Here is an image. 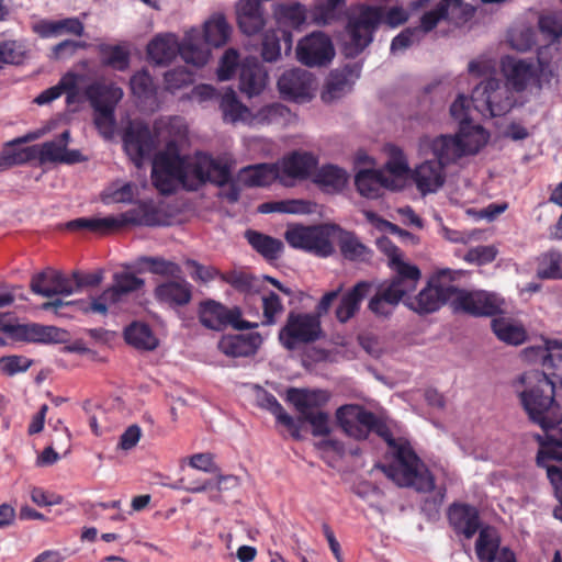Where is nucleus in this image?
<instances>
[{
	"mask_svg": "<svg viewBox=\"0 0 562 562\" xmlns=\"http://www.w3.org/2000/svg\"><path fill=\"white\" fill-rule=\"evenodd\" d=\"M336 420L349 437L361 440L372 431L387 443L397 464H378L376 468L381 469L398 486L414 487L418 492H430L435 488L432 475L428 470L419 469L420 459L409 443L398 442L387 425L372 412L360 405H342L336 412Z\"/></svg>",
	"mask_w": 562,
	"mask_h": 562,
	"instance_id": "nucleus-1",
	"label": "nucleus"
},
{
	"mask_svg": "<svg viewBox=\"0 0 562 562\" xmlns=\"http://www.w3.org/2000/svg\"><path fill=\"white\" fill-rule=\"evenodd\" d=\"M227 180V170L215 161V157L196 153L187 158L179 153L175 140L168 142L165 150L153 159L151 181L161 194H171L181 184L196 191L205 183L222 184Z\"/></svg>",
	"mask_w": 562,
	"mask_h": 562,
	"instance_id": "nucleus-2",
	"label": "nucleus"
},
{
	"mask_svg": "<svg viewBox=\"0 0 562 562\" xmlns=\"http://www.w3.org/2000/svg\"><path fill=\"white\" fill-rule=\"evenodd\" d=\"M328 398V393L325 391L290 387L286 391V401L295 407L296 419L290 416L277 397L268 392L262 395L261 405L288 428L292 438L301 440L303 424L311 425L314 437H325L330 434L329 414L319 408Z\"/></svg>",
	"mask_w": 562,
	"mask_h": 562,
	"instance_id": "nucleus-3",
	"label": "nucleus"
},
{
	"mask_svg": "<svg viewBox=\"0 0 562 562\" xmlns=\"http://www.w3.org/2000/svg\"><path fill=\"white\" fill-rule=\"evenodd\" d=\"M407 20L408 13L402 7H393L386 11L383 5L357 4L347 15L341 35L344 55L347 58L359 56L373 42L374 33L382 23L396 27Z\"/></svg>",
	"mask_w": 562,
	"mask_h": 562,
	"instance_id": "nucleus-4",
	"label": "nucleus"
},
{
	"mask_svg": "<svg viewBox=\"0 0 562 562\" xmlns=\"http://www.w3.org/2000/svg\"><path fill=\"white\" fill-rule=\"evenodd\" d=\"M514 386L531 423L544 431L554 429L562 423L561 407L555 401V384L547 373L539 370L524 372Z\"/></svg>",
	"mask_w": 562,
	"mask_h": 562,
	"instance_id": "nucleus-5",
	"label": "nucleus"
},
{
	"mask_svg": "<svg viewBox=\"0 0 562 562\" xmlns=\"http://www.w3.org/2000/svg\"><path fill=\"white\" fill-rule=\"evenodd\" d=\"M376 246L389 257V266L394 274L375 285V293L369 300L368 310L372 314L387 315L407 291L417 288L422 272L416 265L401 259L398 247L389 237L378 238Z\"/></svg>",
	"mask_w": 562,
	"mask_h": 562,
	"instance_id": "nucleus-6",
	"label": "nucleus"
},
{
	"mask_svg": "<svg viewBox=\"0 0 562 562\" xmlns=\"http://www.w3.org/2000/svg\"><path fill=\"white\" fill-rule=\"evenodd\" d=\"M453 271L450 269H442L430 277L427 284L419 291L417 295H412L416 290L407 291L400 301L390 310V314H373L381 319H389L393 316L397 306L403 303L408 310L418 315H428L437 312L446 303L451 304L456 286L447 282L452 281Z\"/></svg>",
	"mask_w": 562,
	"mask_h": 562,
	"instance_id": "nucleus-7",
	"label": "nucleus"
},
{
	"mask_svg": "<svg viewBox=\"0 0 562 562\" xmlns=\"http://www.w3.org/2000/svg\"><path fill=\"white\" fill-rule=\"evenodd\" d=\"M486 140L484 128L475 127L474 132L467 135H462L459 131L456 136L440 135L434 139L425 138L423 144L429 146L435 159L446 167L465 155L476 154Z\"/></svg>",
	"mask_w": 562,
	"mask_h": 562,
	"instance_id": "nucleus-8",
	"label": "nucleus"
},
{
	"mask_svg": "<svg viewBox=\"0 0 562 562\" xmlns=\"http://www.w3.org/2000/svg\"><path fill=\"white\" fill-rule=\"evenodd\" d=\"M336 229H339L336 224L311 226L294 224L288 226L284 232V239L294 249L326 258L335 251L330 237L336 233Z\"/></svg>",
	"mask_w": 562,
	"mask_h": 562,
	"instance_id": "nucleus-9",
	"label": "nucleus"
},
{
	"mask_svg": "<svg viewBox=\"0 0 562 562\" xmlns=\"http://www.w3.org/2000/svg\"><path fill=\"white\" fill-rule=\"evenodd\" d=\"M323 336L321 319L310 313L290 312L285 325L279 331L281 345L290 351L300 345L315 342Z\"/></svg>",
	"mask_w": 562,
	"mask_h": 562,
	"instance_id": "nucleus-10",
	"label": "nucleus"
},
{
	"mask_svg": "<svg viewBox=\"0 0 562 562\" xmlns=\"http://www.w3.org/2000/svg\"><path fill=\"white\" fill-rule=\"evenodd\" d=\"M243 312L240 307H227L224 304L207 299L199 304L198 317L202 326L207 329L221 331L231 326L235 330L254 329L258 327V323L248 322L241 318Z\"/></svg>",
	"mask_w": 562,
	"mask_h": 562,
	"instance_id": "nucleus-11",
	"label": "nucleus"
},
{
	"mask_svg": "<svg viewBox=\"0 0 562 562\" xmlns=\"http://www.w3.org/2000/svg\"><path fill=\"white\" fill-rule=\"evenodd\" d=\"M296 59L307 67H326L335 57L330 37L316 31L301 38L296 46Z\"/></svg>",
	"mask_w": 562,
	"mask_h": 562,
	"instance_id": "nucleus-12",
	"label": "nucleus"
},
{
	"mask_svg": "<svg viewBox=\"0 0 562 562\" xmlns=\"http://www.w3.org/2000/svg\"><path fill=\"white\" fill-rule=\"evenodd\" d=\"M471 100L475 108L480 109L482 102L491 116H502L513 106L514 100L507 87L502 86L496 78H488L477 85L472 93Z\"/></svg>",
	"mask_w": 562,
	"mask_h": 562,
	"instance_id": "nucleus-13",
	"label": "nucleus"
},
{
	"mask_svg": "<svg viewBox=\"0 0 562 562\" xmlns=\"http://www.w3.org/2000/svg\"><path fill=\"white\" fill-rule=\"evenodd\" d=\"M454 312H462L471 316H494L501 312L497 297L486 291H467L458 289L451 300Z\"/></svg>",
	"mask_w": 562,
	"mask_h": 562,
	"instance_id": "nucleus-14",
	"label": "nucleus"
},
{
	"mask_svg": "<svg viewBox=\"0 0 562 562\" xmlns=\"http://www.w3.org/2000/svg\"><path fill=\"white\" fill-rule=\"evenodd\" d=\"M123 144L126 154L137 167H140L143 160L149 158L156 148L150 128L143 124L128 126L123 136Z\"/></svg>",
	"mask_w": 562,
	"mask_h": 562,
	"instance_id": "nucleus-15",
	"label": "nucleus"
},
{
	"mask_svg": "<svg viewBox=\"0 0 562 562\" xmlns=\"http://www.w3.org/2000/svg\"><path fill=\"white\" fill-rule=\"evenodd\" d=\"M30 289L33 293L44 297L75 293L72 274L67 277L63 272L49 267L32 277Z\"/></svg>",
	"mask_w": 562,
	"mask_h": 562,
	"instance_id": "nucleus-16",
	"label": "nucleus"
},
{
	"mask_svg": "<svg viewBox=\"0 0 562 562\" xmlns=\"http://www.w3.org/2000/svg\"><path fill=\"white\" fill-rule=\"evenodd\" d=\"M314 85V76L301 68L284 71L278 79L280 94L292 101H305L311 99V91Z\"/></svg>",
	"mask_w": 562,
	"mask_h": 562,
	"instance_id": "nucleus-17",
	"label": "nucleus"
},
{
	"mask_svg": "<svg viewBox=\"0 0 562 562\" xmlns=\"http://www.w3.org/2000/svg\"><path fill=\"white\" fill-rule=\"evenodd\" d=\"M360 76L358 64L346 65L342 69L333 70L324 86L321 98L325 103L339 100L351 91L355 80Z\"/></svg>",
	"mask_w": 562,
	"mask_h": 562,
	"instance_id": "nucleus-18",
	"label": "nucleus"
},
{
	"mask_svg": "<svg viewBox=\"0 0 562 562\" xmlns=\"http://www.w3.org/2000/svg\"><path fill=\"white\" fill-rule=\"evenodd\" d=\"M236 19L243 34L251 36L260 33L267 24L261 0H239L236 4Z\"/></svg>",
	"mask_w": 562,
	"mask_h": 562,
	"instance_id": "nucleus-19",
	"label": "nucleus"
},
{
	"mask_svg": "<svg viewBox=\"0 0 562 562\" xmlns=\"http://www.w3.org/2000/svg\"><path fill=\"white\" fill-rule=\"evenodd\" d=\"M192 289V284L186 280L183 274H180V277L158 284L154 290V295L160 303L171 307H181L191 302Z\"/></svg>",
	"mask_w": 562,
	"mask_h": 562,
	"instance_id": "nucleus-20",
	"label": "nucleus"
},
{
	"mask_svg": "<svg viewBox=\"0 0 562 562\" xmlns=\"http://www.w3.org/2000/svg\"><path fill=\"white\" fill-rule=\"evenodd\" d=\"M262 344L259 333L224 335L217 342L218 350L227 357H251Z\"/></svg>",
	"mask_w": 562,
	"mask_h": 562,
	"instance_id": "nucleus-21",
	"label": "nucleus"
},
{
	"mask_svg": "<svg viewBox=\"0 0 562 562\" xmlns=\"http://www.w3.org/2000/svg\"><path fill=\"white\" fill-rule=\"evenodd\" d=\"M448 520L453 530L467 539H471L481 529L479 510L470 504H451L448 509Z\"/></svg>",
	"mask_w": 562,
	"mask_h": 562,
	"instance_id": "nucleus-22",
	"label": "nucleus"
},
{
	"mask_svg": "<svg viewBox=\"0 0 562 562\" xmlns=\"http://www.w3.org/2000/svg\"><path fill=\"white\" fill-rule=\"evenodd\" d=\"M318 158L313 153L304 150H294L285 156L280 169V180L283 182V177L290 179L305 180L310 178L312 171L316 169Z\"/></svg>",
	"mask_w": 562,
	"mask_h": 562,
	"instance_id": "nucleus-23",
	"label": "nucleus"
},
{
	"mask_svg": "<svg viewBox=\"0 0 562 562\" xmlns=\"http://www.w3.org/2000/svg\"><path fill=\"white\" fill-rule=\"evenodd\" d=\"M373 288L374 283L371 281H359L345 292L335 311L337 319L342 324L351 319L359 312L361 302L371 293Z\"/></svg>",
	"mask_w": 562,
	"mask_h": 562,
	"instance_id": "nucleus-24",
	"label": "nucleus"
},
{
	"mask_svg": "<svg viewBox=\"0 0 562 562\" xmlns=\"http://www.w3.org/2000/svg\"><path fill=\"white\" fill-rule=\"evenodd\" d=\"M268 74L255 58H247L239 66V89L246 95L254 97L262 92Z\"/></svg>",
	"mask_w": 562,
	"mask_h": 562,
	"instance_id": "nucleus-25",
	"label": "nucleus"
},
{
	"mask_svg": "<svg viewBox=\"0 0 562 562\" xmlns=\"http://www.w3.org/2000/svg\"><path fill=\"white\" fill-rule=\"evenodd\" d=\"M445 166L435 158L420 164L414 171V181L423 193L436 192L445 183Z\"/></svg>",
	"mask_w": 562,
	"mask_h": 562,
	"instance_id": "nucleus-26",
	"label": "nucleus"
},
{
	"mask_svg": "<svg viewBox=\"0 0 562 562\" xmlns=\"http://www.w3.org/2000/svg\"><path fill=\"white\" fill-rule=\"evenodd\" d=\"M355 184L358 192L368 199H378L381 195L382 188L397 189L394 180H391L382 171L374 169L360 170L355 177Z\"/></svg>",
	"mask_w": 562,
	"mask_h": 562,
	"instance_id": "nucleus-27",
	"label": "nucleus"
},
{
	"mask_svg": "<svg viewBox=\"0 0 562 562\" xmlns=\"http://www.w3.org/2000/svg\"><path fill=\"white\" fill-rule=\"evenodd\" d=\"M502 70L507 83L518 92L525 90L535 76L532 63L512 56H506L502 59Z\"/></svg>",
	"mask_w": 562,
	"mask_h": 562,
	"instance_id": "nucleus-28",
	"label": "nucleus"
},
{
	"mask_svg": "<svg viewBox=\"0 0 562 562\" xmlns=\"http://www.w3.org/2000/svg\"><path fill=\"white\" fill-rule=\"evenodd\" d=\"M180 45L173 34L157 35L147 45V55L156 65L167 66L180 55Z\"/></svg>",
	"mask_w": 562,
	"mask_h": 562,
	"instance_id": "nucleus-29",
	"label": "nucleus"
},
{
	"mask_svg": "<svg viewBox=\"0 0 562 562\" xmlns=\"http://www.w3.org/2000/svg\"><path fill=\"white\" fill-rule=\"evenodd\" d=\"M237 175L244 187H266L280 177V169L276 164H258L241 168Z\"/></svg>",
	"mask_w": 562,
	"mask_h": 562,
	"instance_id": "nucleus-30",
	"label": "nucleus"
},
{
	"mask_svg": "<svg viewBox=\"0 0 562 562\" xmlns=\"http://www.w3.org/2000/svg\"><path fill=\"white\" fill-rule=\"evenodd\" d=\"M315 170L312 181L325 193H339L348 182L346 170L336 165L327 164Z\"/></svg>",
	"mask_w": 562,
	"mask_h": 562,
	"instance_id": "nucleus-31",
	"label": "nucleus"
},
{
	"mask_svg": "<svg viewBox=\"0 0 562 562\" xmlns=\"http://www.w3.org/2000/svg\"><path fill=\"white\" fill-rule=\"evenodd\" d=\"M86 97L93 109L108 106L115 110L116 104L123 98V90L114 85L93 82L87 87Z\"/></svg>",
	"mask_w": 562,
	"mask_h": 562,
	"instance_id": "nucleus-32",
	"label": "nucleus"
},
{
	"mask_svg": "<svg viewBox=\"0 0 562 562\" xmlns=\"http://www.w3.org/2000/svg\"><path fill=\"white\" fill-rule=\"evenodd\" d=\"M338 245L341 255L351 261H368L372 251L362 244L355 233L345 231L339 227Z\"/></svg>",
	"mask_w": 562,
	"mask_h": 562,
	"instance_id": "nucleus-33",
	"label": "nucleus"
},
{
	"mask_svg": "<svg viewBox=\"0 0 562 562\" xmlns=\"http://www.w3.org/2000/svg\"><path fill=\"white\" fill-rule=\"evenodd\" d=\"M245 236L251 247L267 260H274L279 258L284 248L283 243L280 239L257 231L248 229Z\"/></svg>",
	"mask_w": 562,
	"mask_h": 562,
	"instance_id": "nucleus-34",
	"label": "nucleus"
},
{
	"mask_svg": "<svg viewBox=\"0 0 562 562\" xmlns=\"http://www.w3.org/2000/svg\"><path fill=\"white\" fill-rule=\"evenodd\" d=\"M499 548V538L493 527L485 526L480 529L475 542V553L480 562H495Z\"/></svg>",
	"mask_w": 562,
	"mask_h": 562,
	"instance_id": "nucleus-35",
	"label": "nucleus"
},
{
	"mask_svg": "<svg viewBox=\"0 0 562 562\" xmlns=\"http://www.w3.org/2000/svg\"><path fill=\"white\" fill-rule=\"evenodd\" d=\"M124 338L128 345L142 350H154L158 345L150 327L137 322L125 328Z\"/></svg>",
	"mask_w": 562,
	"mask_h": 562,
	"instance_id": "nucleus-36",
	"label": "nucleus"
},
{
	"mask_svg": "<svg viewBox=\"0 0 562 562\" xmlns=\"http://www.w3.org/2000/svg\"><path fill=\"white\" fill-rule=\"evenodd\" d=\"M231 35V26L223 14H216L205 22L203 37L205 44L220 47L226 44Z\"/></svg>",
	"mask_w": 562,
	"mask_h": 562,
	"instance_id": "nucleus-37",
	"label": "nucleus"
},
{
	"mask_svg": "<svg viewBox=\"0 0 562 562\" xmlns=\"http://www.w3.org/2000/svg\"><path fill=\"white\" fill-rule=\"evenodd\" d=\"M116 220L119 223L117 228L128 224L145 226H156L160 224L158 220V212L155 207L147 204H142L136 209L122 213L116 217Z\"/></svg>",
	"mask_w": 562,
	"mask_h": 562,
	"instance_id": "nucleus-38",
	"label": "nucleus"
},
{
	"mask_svg": "<svg viewBox=\"0 0 562 562\" xmlns=\"http://www.w3.org/2000/svg\"><path fill=\"white\" fill-rule=\"evenodd\" d=\"M492 329L499 340L508 345H521L527 338L522 326L515 325L505 318H494L492 321Z\"/></svg>",
	"mask_w": 562,
	"mask_h": 562,
	"instance_id": "nucleus-39",
	"label": "nucleus"
},
{
	"mask_svg": "<svg viewBox=\"0 0 562 562\" xmlns=\"http://www.w3.org/2000/svg\"><path fill=\"white\" fill-rule=\"evenodd\" d=\"M220 109L223 113L224 121L231 123L243 120L244 114L248 112L247 106L238 100L237 94L233 89H227L223 94H221Z\"/></svg>",
	"mask_w": 562,
	"mask_h": 562,
	"instance_id": "nucleus-40",
	"label": "nucleus"
},
{
	"mask_svg": "<svg viewBox=\"0 0 562 562\" xmlns=\"http://www.w3.org/2000/svg\"><path fill=\"white\" fill-rule=\"evenodd\" d=\"M103 65L123 71L130 65V53L120 45L101 44L99 46Z\"/></svg>",
	"mask_w": 562,
	"mask_h": 562,
	"instance_id": "nucleus-41",
	"label": "nucleus"
},
{
	"mask_svg": "<svg viewBox=\"0 0 562 562\" xmlns=\"http://www.w3.org/2000/svg\"><path fill=\"white\" fill-rule=\"evenodd\" d=\"M537 277L539 279L562 278V255L557 250H550L539 258Z\"/></svg>",
	"mask_w": 562,
	"mask_h": 562,
	"instance_id": "nucleus-42",
	"label": "nucleus"
},
{
	"mask_svg": "<svg viewBox=\"0 0 562 562\" xmlns=\"http://www.w3.org/2000/svg\"><path fill=\"white\" fill-rule=\"evenodd\" d=\"M180 56L187 64L202 67L209 60L210 49L195 43L192 36H187L180 45Z\"/></svg>",
	"mask_w": 562,
	"mask_h": 562,
	"instance_id": "nucleus-43",
	"label": "nucleus"
},
{
	"mask_svg": "<svg viewBox=\"0 0 562 562\" xmlns=\"http://www.w3.org/2000/svg\"><path fill=\"white\" fill-rule=\"evenodd\" d=\"M138 263L146 265L149 272L161 277L175 278L182 274V269L177 262L162 257L143 256L138 258Z\"/></svg>",
	"mask_w": 562,
	"mask_h": 562,
	"instance_id": "nucleus-44",
	"label": "nucleus"
},
{
	"mask_svg": "<svg viewBox=\"0 0 562 562\" xmlns=\"http://www.w3.org/2000/svg\"><path fill=\"white\" fill-rule=\"evenodd\" d=\"M117 220L115 216L103 218L80 217L67 223V228L71 231L89 229L91 232L106 233L117 229Z\"/></svg>",
	"mask_w": 562,
	"mask_h": 562,
	"instance_id": "nucleus-45",
	"label": "nucleus"
},
{
	"mask_svg": "<svg viewBox=\"0 0 562 562\" xmlns=\"http://www.w3.org/2000/svg\"><path fill=\"white\" fill-rule=\"evenodd\" d=\"M26 46L21 41L8 40L0 42V70L3 65H21L26 57Z\"/></svg>",
	"mask_w": 562,
	"mask_h": 562,
	"instance_id": "nucleus-46",
	"label": "nucleus"
},
{
	"mask_svg": "<svg viewBox=\"0 0 562 562\" xmlns=\"http://www.w3.org/2000/svg\"><path fill=\"white\" fill-rule=\"evenodd\" d=\"M144 280L128 272L114 274V283L108 289L113 292V297L120 302L122 295L139 290L144 285Z\"/></svg>",
	"mask_w": 562,
	"mask_h": 562,
	"instance_id": "nucleus-47",
	"label": "nucleus"
},
{
	"mask_svg": "<svg viewBox=\"0 0 562 562\" xmlns=\"http://www.w3.org/2000/svg\"><path fill=\"white\" fill-rule=\"evenodd\" d=\"M215 161L218 162L223 168L227 170V180L222 184H215L216 187L224 188L228 186L227 189H222L218 193V196L225 199L228 203L234 204L237 203L240 198L241 191V181L238 180V175L236 177L232 176V167L228 161L224 158L216 157Z\"/></svg>",
	"mask_w": 562,
	"mask_h": 562,
	"instance_id": "nucleus-48",
	"label": "nucleus"
},
{
	"mask_svg": "<svg viewBox=\"0 0 562 562\" xmlns=\"http://www.w3.org/2000/svg\"><path fill=\"white\" fill-rule=\"evenodd\" d=\"M468 99L460 94L450 106L451 116L459 122V131L462 135L470 134L474 132L475 127H481L480 125L472 124L469 115H468Z\"/></svg>",
	"mask_w": 562,
	"mask_h": 562,
	"instance_id": "nucleus-49",
	"label": "nucleus"
},
{
	"mask_svg": "<svg viewBox=\"0 0 562 562\" xmlns=\"http://www.w3.org/2000/svg\"><path fill=\"white\" fill-rule=\"evenodd\" d=\"M281 56L280 35L276 30L263 33L261 42V57L267 63H274Z\"/></svg>",
	"mask_w": 562,
	"mask_h": 562,
	"instance_id": "nucleus-50",
	"label": "nucleus"
},
{
	"mask_svg": "<svg viewBox=\"0 0 562 562\" xmlns=\"http://www.w3.org/2000/svg\"><path fill=\"white\" fill-rule=\"evenodd\" d=\"M131 89L137 98L148 99L155 94V85L151 76L145 69L137 71L130 80Z\"/></svg>",
	"mask_w": 562,
	"mask_h": 562,
	"instance_id": "nucleus-51",
	"label": "nucleus"
},
{
	"mask_svg": "<svg viewBox=\"0 0 562 562\" xmlns=\"http://www.w3.org/2000/svg\"><path fill=\"white\" fill-rule=\"evenodd\" d=\"M35 151V147H25L20 150L4 149L0 153V168L7 169L33 160Z\"/></svg>",
	"mask_w": 562,
	"mask_h": 562,
	"instance_id": "nucleus-52",
	"label": "nucleus"
},
{
	"mask_svg": "<svg viewBox=\"0 0 562 562\" xmlns=\"http://www.w3.org/2000/svg\"><path fill=\"white\" fill-rule=\"evenodd\" d=\"M278 15L280 20L294 29H299L306 21V10L297 2L281 4L278 9Z\"/></svg>",
	"mask_w": 562,
	"mask_h": 562,
	"instance_id": "nucleus-53",
	"label": "nucleus"
},
{
	"mask_svg": "<svg viewBox=\"0 0 562 562\" xmlns=\"http://www.w3.org/2000/svg\"><path fill=\"white\" fill-rule=\"evenodd\" d=\"M32 147H35V158H38L41 164L61 162L63 160L65 148L56 140L45 142Z\"/></svg>",
	"mask_w": 562,
	"mask_h": 562,
	"instance_id": "nucleus-54",
	"label": "nucleus"
},
{
	"mask_svg": "<svg viewBox=\"0 0 562 562\" xmlns=\"http://www.w3.org/2000/svg\"><path fill=\"white\" fill-rule=\"evenodd\" d=\"M94 110V124L104 138H111L115 130L114 110L111 108H100Z\"/></svg>",
	"mask_w": 562,
	"mask_h": 562,
	"instance_id": "nucleus-55",
	"label": "nucleus"
},
{
	"mask_svg": "<svg viewBox=\"0 0 562 562\" xmlns=\"http://www.w3.org/2000/svg\"><path fill=\"white\" fill-rule=\"evenodd\" d=\"M69 334L67 330L56 326L41 325L36 327V342L41 344H64L67 342Z\"/></svg>",
	"mask_w": 562,
	"mask_h": 562,
	"instance_id": "nucleus-56",
	"label": "nucleus"
},
{
	"mask_svg": "<svg viewBox=\"0 0 562 562\" xmlns=\"http://www.w3.org/2000/svg\"><path fill=\"white\" fill-rule=\"evenodd\" d=\"M238 66V52L235 48H228L220 60V65L216 71L218 80L226 81L232 79Z\"/></svg>",
	"mask_w": 562,
	"mask_h": 562,
	"instance_id": "nucleus-57",
	"label": "nucleus"
},
{
	"mask_svg": "<svg viewBox=\"0 0 562 562\" xmlns=\"http://www.w3.org/2000/svg\"><path fill=\"white\" fill-rule=\"evenodd\" d=\"M262 310L265 318L262 324H276V315L280 314L283 311V305L281 303L280 296L276 292L269 291L267 294L262 296Z\"/></svg>",
	"mask_w": 562,
	"mask_h": 562,
	"instance_id": "nucleus-58",
	"label": "nucleus"
},
{
	"mask_svg": "<svg viewBox=\"0 0 562 562\" xmlns=\"http://www.w3.org/2000/svg\"><path fill=\"white\" fill-rule=\"evenodd\" d=\"M345 4V0H324L315 5V20L318 23L329 24L336 18L337 9Z\"/></svg>",
	"mask_w": 562,
	"mask_h": 562,
	"instance_id": "nucleus-59",
	"label": "nucleus"
},
{
	"mask_svg": "<svg viewBox=\"0 0 562 562\" xmlns=\"http://www.w3.org/2000/svg\"><path fill=\"white\" fill-rule=\"evenodd\" d=\"M109 303H117V301L113 297V292H109L106 289L90 303L78 302V306L83 313H99L105 315L108 313Z\"/></svg>",
	"mask_w": 562,
	"mask_h": 562,
	"instance_id": "nucleus-60",
	"label": "nucleus"
},
{
	"mask_svg": "<svg viewBox=\"0 0 562 562\" xmlns=\"http://www.w3.org/2000/svg\"><path fill=\"white\" fill-rule=\"evenodd\" d=\"M32 366V360L23 356H5L0 358V368L7 375L25 372Z\"/></svg>",
	"mask_w": 562,
	"mask_h": 562,
	"instance_id": "nucleus-61",
	"label": "nucleus"
},
{
	"mask_svg": "<svg viewBox=\"0 0 562 562\" xmlns=\"http://www.w3.org/2000/svg\"><path fill=\"white\" fill-rule=\"evenodd\" d=\"M497 255L494 246H477L469 249L464 256V260L479 266L492 262Z\"/></svg>",
	"mask_w": 562,
	"mask_h": 562,
	"instance_id": "nucleus-62",
	"label": "nucleus"
},
{
	"mask_svg": "<svg viewBox=\"0 0 562 562\" xmlns=\"http://www.w3.org/2000/svg\"><path fill=\"white\" fill-rule=\"evenodd\" d=\"M221 278L224 282L232 285L239 292H251L254 290V280L255 278L245 272H228L225 274H221Z\"/></svg>",
	"mask_w": 562,
	"mask_h": 562,
	"instance_id": "nucleus-63",
	"label": "nucleus"
},
{
	"mask_svg": "<svg viewBox=\"0 0 562 562\" xmlns=\"http://www.w3.org/2000/svg\"><path fill=\"white\" fill-rule=\"evenodd\" d=\"M524 357L533 363H540L543 368L551 369L554 367L553 356L549 349L542 346L528 347L524 351Z\"/></svg>",
	"mask_w": 562,
	"mask_h": 562,
	"instance_id": "nucleus-64",
	"label": "nucleus"
}]
</instances>
